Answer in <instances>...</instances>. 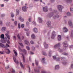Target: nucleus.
<instances>
[{"label": "nucleus", "instance_id": "39", "mask_svg": "<svg viewBox=\"0 0 73 73\" xmlns=\"http://www.w3.org/2000/svg\"><path fill=\"white\" fill-rule=\"evenodd\" d=\"M58 51L59 52H62V50L60 49V48H58Z\"/></svg>", "mask_w": 73, "mask_h": 73}, {"label": "nucleus", "instance_id": "47", "mask_svg": "<svg viewBox=\"0 0 73 73\" xmlns=\"http://www.w3.org/2000/svg\"><path fill=\"white\" fill-rule=\"evenodd\" d=\"M70 10L71 12H73V8H70Z\"/></svg>", "mask_w": 73, "mask_h": 73}, {"label": "nucleus", "instance_id": "53", "mask_svg": "<svg viewBox=\"0 0 73 73\" xmlns=\"http://www.w3.org/2000/svg\"><path fill=\"white\" fill-rule=\"evenodd\" d=\"M63 54L64 55H65L66 56H67V55H68V53H64Z\"/></svg>", "mask_w": 73, "mask_h": 73}, {"label": "nucleus", "instance_id": "16", "mask_svg": "<svg viewBox=\"0 0 73 73\" xmlns=\"http://www.w3.org/2000/svg\"><path fill=\"white\" fill-rule=\"evenodd\" d=\"M5 35L6 36H7V37L9 39V40H10V37L9 35H8V34H6Z\"/></svg>", "mask_w": 73, "mask_h": 73}, {"label": "nucleus", "instance_id": "60", "mask_svg": "<svg viewBox=\"0 0 73 73\" xmlns=\"http://www.w3.org/2000/svg\"><path fill=\"white\" fill-rule=\"evenodd\" d=\"M46 49H47V48H48V44H46Z\"/></svg>", "mask_w": 73, "mask_h": 73}, {"label": "nucleus", "instance_id": "55", "mask_svg": "<svg viewBox=\"0 0 73 73\" xmlns=\"http://www.w3.org/2000/svg\"><path fill=\"white\" fill-rule=\"evenodd\" d=\"M30 54H34V53H33L31 51L30 52Z\"/></svg>", "mask_w": 73, "mask_h": 73}, {"label": "nucleus", "instance_id": "51", "mask_svg": "<svg viewBox=\"0 0 73 73\" xmlns=\"http://www.w3.org/2000/svg\"><path fill=\"white\" fill-rule=\"evenodd\" d=\"M18 27L19 28H21V25H20V23L18 24Z\"/></svg>", "mask_w": 73, "mask_h": 73}, {"label": "nucleus", "instance_id": "44", "mask_svg": "<svg viewBox=\"0 0 73 73\" xmlns=\"http://www.w3.org/2000/svg\"><path fill=\"white\" fill-rule=\"evenodd\" d=\"M52 12H54V14L56 13H57V11H54V10H52Z\"/></svg>", "mask_w": 73, "mask_h": 73}, {"label": "nucleus", "instance_id": "13", "mask_svg": "<svg viewBox=\"0 0 73 73\" xmlns=\"http://www.w3.org/2000/svg\"><path fill=\"white\" fill-rule=\"evenodd\" d=\"M31 37L32 39H35L36 36H35V35L33 34L32 35Z\"/></svg>", "mask_w": 73, "mask_h": 73}, {"label": "nucleus", "instance_id": "59", "mask_svg": "<svg viewBox=\"0 0 73 73\" xmlns=\"http://www.w3.org/2000/svg\"><path fill=\"white\" fill-rule=\"evenodd\" d=\"M5 16V15L4 14H2L1 15V17H4Z\"/></svg>", "mask_w": 73, "mask_h": 73}, {"label": "nucleus", "instance_id": "19", "mask_svg": "<svg viewBox=\"0 0 73 73\" xmlns=\"http://www.w3.org/2000/svg\"><path fill=\"white\" fill-rule=\"evenodd\" d=\"M34 32L35 33H37V29L36 28H35L34 29Z\"/></svg>", "mask_w": 73, "mask_h": 73}, {"label": "nucleus", "instance_id": "46", "mask_svg": "<svg viewBox=\"0 0 73 73\" xmlns=\"http://www.w3.org/2000/svg\"><path fill=\"white\" fill-rule=\"evenodd\" d=\"M30 42L31 44H35V43H34V42H33V41L32 40Z\"/></svg>", "mask_w": 73, "mask_h": 73}, {"label": "nucleus", "instance_id": "58", "mask_svg": "<svg viewBox=\"0 0 73 73\" xmlns=\"http://www.w3.org/2000/svg\"><path fill=\"white\" fill-rule=\"evenodd\" d=\"M41 73H46L45 72V71H41Z\"/></svg>", "mask_w": 73, "mask_h": 73}, {"label": "nucleus", "instance_id": "25", "mask_svg": "<svg viewBox=\"0 0 73 73\" xmlns=\"http://www.w3.org/2000/svg\"><path fill=\"white\" fill-rule=\"evenodd\" d=\"M17 37L18 38L20 41H21V39L20 38V35H19V34H18L17 35Z\"/></svg>", "mask_w": 73, "mask_h": 73}, {"label": "nucleus", "instance_id": "27", "mask_svg": "<svg viewBox=\"0 0 73 73\" xmlns=\"http://www.w3.org/2000/svg\"><path fill=\"white\" fill-rule=\"evenodd\" d=\"M59 16L58 15H56V16L54 17V19H57V18H58Z\"/></svg>", "mask_w": 73, "mask_h": 73}, {"label": "nucleus", "instance_id": "37", "mask_svg": "<svg viewBox=\"0 0 73 73\" xmlns=\"http://www.w3.org/2000/svg\"><path fill=\"white\" fill-rule=\"evenodd\" d=\"M26 48H27V49L28 50H30V48H29V47L28 46H27Z\"/></svg>", "mask_w": 73, "mask_h": 73}, {"label": "nucleus", "instance_id": "5", "mask_svg": "<svg viewBox=\"0 0 73 73\" xmlns=\"http://www.w3.org/2000/svg\"><path fill=\"white\" fill-rule=\"evenodd\" d=\"M61 44L60 43H58L57 44H56V45H55L54 46V48H55L56 49V48H59L60 46V45Z\"/></svg>", "mask_w": 73, "mask_h": 73}, {"label": "nucleus", "instance_id": "32", "mask_svg": "<svg viewBox=\"0 0 73 73\" xmlns=\"http://www.w3.org/2000/svg\"><path fill=\"white\" fill-rule=\"evenodd\" d=\"M6 24L7 26H10V24H11V23H10L9 22L7 23H6Z\"/></svg>", "mask_w": 73, "mask_h": 73}, {"label": "nucleus", "instance_id": "57", "mask_svg": "<svg viewBox=\"0 0 73 73\" xmlns=\"http://www.w3.org/2000/svg\"><path fill=\"white\" fill-rule=\"evenodd\" d=\"M7 50H8V53L9 54L10 53V51L9 49H7Z\"/></svg>", "mask_w": 73, "mask_h": 73}, {"label": "nucleus", "instance_id": "42", "mask_svg": "<svg viewBox=\"0 0 73 73\" xmlns=\"http://www.w3.org/2000/svg\"><path fill=\"white\" fill-rule=\"evenodd\" d=\"M11 16L12 17H14V14L12 13H11Z\"/></svg>", "mask_w": 73, "mask_h": 73}, {"label": "nucleus", "instance_id": "2", "mask_svg": "<svg viewBox=\"0 0 73 73\" xmlns=\"http://www.w3.org/2000/svg\"><path fill=\"white\" fill-rule=\"evenodd\" d=\"M55 32L54 31L52 32L51 36V38H52V39H54V37L56 36V34H55Z\"/></svg>", "mask_w": 73, "mask_h": 73}, {"label": "nucleus", "instance_id": "23", "mask_svg": "<svg viewBox=\"0 0 73 73\" xmlns=\"http://www.w3.org/2000/svg\"><path fill=\"white\" fill-rule=\"evenodd\" d=\"M1 38L4 39V34H2L1 35Z\"/></svg>", "mask_w": 73, "mask_h": 73}, {"label": "nucleus", "instance_id": "43", "mask_svg": "<svg viewBox=\"0 0 73 73\" xmlns=\"http://www.w3.org/2000/svg\"><path fill=\"white\" fill-rule=\"evenodd\" d=\"M7 39H6V40H3V41L2 42L3 43H5L7 42Z\"/></svg>", "mask_w": 73, "mask_h": 73}, {"label": "nucleus", "instance_id": "7", "mask_svg": "<svg viewBox=\"0 0 73 73\" xmlns=\"http://www.w3.org/2000/svg\"><path fill=\"white\" fill-rule=\"evenodd\" d=\"M63 44L64 47H67L68 46V44L66 43V42H64L63 43Z\"/></svg>", "mask_w": 73, "mask_h": 73}, {"label": "nucleus", "instance_id": "14", "mask_svg": "<svg viewBox=\"0 0 73 73\" xmlns=\"http://www.w3.org/2000/svg\"><path fill=\"white\" fill-rule=\"evenodd\" d=\"M24 53L25 54H27V50H25V49H23L22 50Z\"/></svg>", "mask_w": 73, "mask_h": 73}, {"label": "nucleus", "instance_id": "17", "mask_svg": "<svg viewBox=\"0 0 73 73\" xmlns=\"http://www.w3.org/2000/svg\"><path fill=\"white\" fill-rule=\"evenodd\" d=\"M19 20L21 21L22 22H23L24 21V19H23L22 18L20 17L19 18Z\"/></svg>", "mask_w": 73, "mask_h": 73}, {"label": "nucleus", "instance_id": "20", "mask_svg": "<svg viewBox=\"0 0 73 73\" xmlns=\"http://www.w3.org/2000/svg\"><path fill=\"white\" fill-rule=\"evenodd\" d=\"M13 52L15 54V56H17V52H16V51L15 50H13Z\"/></svg>", "mask_w": 73, "mask_h": 73}, {"label": "nucleus", "instance_id": "4", "mask_svg": "<svg viewBox=\"0 0 73 73\" xmlns=\"http://www.w3.org/2000/svg\"><path fill=\"white\" fill-rule=\"evenodd\" d=\"M53 58L54 60H56L57 61H60V58H56V56H53Z\"/></svg>", "mask_w": 73, "mask_h": 73}, {"label": "nucleus", "instance_id": "63", "mask_svg": "<svg viewBox=\"0 0 73 73\" xmlns=\"http://www.w3.org/2000/svg\"><path fill=\"white\" fill-rule=\"evenodd\" d=\"M71 68H72V69H73V64H71Z\"/></svg>", "mask_w": 73, "mask_h": 73}, {"label": "nucleus", "instance_id": "21", "mask_svg": "<svg viewBox=\"0 0 73 73\" xmlns=\"http://www.w3.org/2000/svg\"><path fill=\"white\" fill-rule=\"evenodd\" d=\"M22 57L23 58V61L24 62H25V56H24V55L22 54Z\"/></svg>", "mask_w": 73, "mask_h": 73}, {"label": "nucleus", "instance_id": "62", "mask_svg": "<svg viewBox=\"0 0 73 73\" xmlns=\"http://www.w3.org/2000/svg\"><path fill=\"white\" fill-rule=\"evenodd\" d=\"M33 24L35 25H36V23L35 22H33Z\"/></svg>", "mask_w": 73, "mask_h": 73}, {"label": "nucleus", "instance_id": "31", "mask_svg": "<svg viewBox=\"0 0 73 73\" xmlns=\"http://www.w3.org/2000/svg\"><path fill=\"white\" fill-rule=\"evenodd\" d=\"M53 13H52L51 14L49 15V17H51L53 16Z\"/></svg>", "mask_w": 73, "mask_h": 73}, {"label": "nucleus", "instance_id": "1", "mask_svg": "<svg viewBox=\"0 0 73 73\" xmlns=\"http://www.w3.org/2000/svg\"><path fill=\"white\" fill-rule=\"evenodd\" d=\"M62 8H64L63 6L60 5H58V9L60 12H62Z\"/></svg>", "mask_w": 73, "mask_h": 73}, {"label": "nucleus", "instance_id": "30", "mask_svg": "<svg viewBox=\"0 0 73 73\" xmlns=\"http://www.w3.org/2000/svg\"><path fill=\"white\" fill-rule=\"evenodd\" d=\"M2 30L3 31H4L5 30H6V28L5 27H3L2 29Z\"/></svg>", "mask_w": 73, "mask_h": 73}, {"label": "nucleus", "instance_id": "48", "mask_svg": "<svg viewBox=\"0 0 73 73\" xmlns=\"http://www.w3.org/2000/svg\"><path fill=\"white\" fill-rule=\"evenodd\" d=\"M18 49L20 51V52H21V51H22V50L21 49L20 47H19Z\"/></svg>", "mask_w": 73, "mask_h": 73}, {"label": "nucleus", "instance_id": "26", "mask_svg": "<svg viewBox=\"0 0 73 73\" xmlns=\"http://www.w3.org/2000/svg\"><path fill=\"white\" fill-rule=\"evenodd\" d=\"M19 10L18 9H17L16 10V15H17H17H19Z\"/></svg>", "mask_w": 73, "mask_h": 73}, {"label": "nucleus", "instance_id": "29", "mask_svg": "<svg viewBox=\"0 0 73 73\" xmlns=\"http://www.w3.org/2000/svg\"><path fill=\"white\" fill-rule=\"evenodd\" d=\"M20 65L21 66L22 68H24V66H23V64H22V63H21V62H20Z\"/></svg>", "mask_w": 73, "mask_h": 73}, {"label": "nucleus", "instance_id": "3", "mask_svg": "<svg viewBox=\"0 0 73 73\" xmlns=\"http://www.w3.org/2000/svg\"><path fill=\"white\" fill-rule=\"evenodd\" d=\"M13 59L14 60V61L15 62L16 64H19V61H18V60H16V57H13Z\"/></svg>", "mask_w": 73, "mask_h": 73}, {"label": "nucleus", "instance_id": "18", "mask_svg": "<svg viewBox=\"0 0 73 73\" xmlns=\"http://www.w3.org/2000/svg\"><path fill=\"white\" fill-rule=\"evenodd\" d=\"M0 46L2 48H4V45L3 44V43H0Z\"/></svg>", "mask_w": 73, "mask_h": 73}, {"label": "nucleus", "instance_id": "36", "mask_svg": "<svg viewBox=\"0 0 73 73\" xmlns=\"http://www.w3.org/2000/svg\"><path fill=\"white\" fill-rule=\"evenodd\" d=\"M67 16H70V13L68 12L67 13Z\"/></svg>", "mask_w": 73, "mask_h": 73}, {"label": "nucleus", "instance_id": "8", "mask_svg": "<svg viewBox=\"0 0 73 73\" xmlns=\"http://www.w3.org/2000/svg\"><path fill=\"white\" fill-rule=\"evenodd\" d=\"M25 44H27V45H30V43H29V42H28L27 40H25Z\"/></svg>", "mask_w": 73, "mask_h": 73}, {"label": "nucleus", "instance_id": "49", "mask_svg": "<svg viewBox=\"0 0 73 73\" xmlns=\"http://www.w3.org/2000/svg\"><path fill=\"white\" fill-rule=\"evenodd\" d=\"M26 25L27 26H29V22H27L26 23Z\"/></svg>", "mask_w": 73, "mask_h": 73}, {"label": "nucleus", "instance_id": "38", "mask_svg": "<svg viewBox=\"0 0 73 73\" xmlns=\"http://www.w3.org/2000/svg\"><path fill=\"white\" fill-rule=\"evenodd\" d=\"M14 24L15 25H17V22L16 21H15L14 22Z\"/></svg>", "mask_w": 73, "mask_h": 73}, {"label": "nucleus", "instance_id": "41", "mask_svg": "<svg viewBox=\"0 0 73 73\" xmlns=\"http://www.w3.org/2000/svg\"><path fill=\"white\" fill-rule=\"evenodd\" d=\"M62 64L64 65H66V64H67V62H63Z\"/></svg>", "mask_w": 73, "mask_h": 73}, {"label": "nucleus", "instance_id": "61", "mask_svg": "<svg viewBox=\"0 0 73 73\" xmlns=\"http://www.w3.org/2000/svg\"><path fill=\"white\" fill-rule=\"evenodd\" d=\"M61 59L62 60H65V58H61Z\"/></svg>", "mask_w": 73, "mask_h": 73}, {"label": "nucleus", "instance_id": "33", "mask_svg": "<svg viewBox=\"0 0 73 73\" xmlns=\"http://www.w3.org/2000/svg\"><path fill=\"white\" fill-rule=\"evenodd\" d=\"M35 47L32 46V50L33 51H35Z\"/></svg>", "mask_w": 73, "mask_h": 73}, {"label": "nucleus", "instance_id": "9", "mask_svg": "<svg viewBox=\"0 0 73 73\" xmlns=\"http://www.w3.org/2000/svg\"><path fill=\"white\" fill-rule=\"evenodd\" d=\"M27 6H26V7H22V9L23 11H27V8H26V7Z\"/></svg>", "mask_w": 73, "mask_h": 73}, {"label": "nucleus", "instance_id": "34", "mask_svg": "<svg viewBox=\"0 0 73 73\" xmlns=\"http://www.w3.org/2000/svg\"><path fill=\"white\" fill-rule=\"evenodd\" d=\"M43 10L44 12H46V7H43Z\"/></svg>", "mask_w": 73, "mask_h": 73}, {"label": "nucleus", "instance_id": "52", "mask_svg": "<svg viewBox=\"0 0 73 73\" xmlns=\"http://www.w3.org/2000/svg\"><path fill=\"white\" fill-rule=\"evenodd\" d=\"M0 24L1 25H3V22L2 21H0Z\"/></svg>", "mask_w": 73, "mask_h": 73}, {"label": "nucleus", "instance_id": "64", "mask_svg": "<svg viewBox=\"0 0 73 73\" xmlns=\"http://www.w3.org/2000/svg\"><path fill=\"white\" fill-rule=\"evenodd\" d=\"M48 55L50 57L51 56V53H50V52H49L48 54Z\"/></svg>", "mask_w": 73, "mask_h": 73}, {"label": "nucleus", "instance_id": "11", "mask_svg": "<svg viewBox=\"0 0 73 73\" xmlns=\"http://www.w3.org/2000/svg\"><path fill=\"white\" fill-rule=\"evenodd\" d=\"M58 41H60L61 39V36L60 35H58Z\"/></svg>", "mask_w": 73, "mask_h": 73}, {"label": "nucleus", "instance_id": "40", "mask_svg": "<svg viewBox=\"0 0 73 73\" xmlns=\"http://www.w3.org/2000/svg\"><path fill=\"white\" fill-rule=\"evenodd\" d=\"M42 54L44 56H45V55H46V53L45 52L43 51L42 52Z\"/></svg>", "mask_w": 73, "mask_h": 73}, {"label": "nucleus", "instance_id": "54", "mask_svg": "<svg viewBox=\"0 0 73 73\" xmlns=\"http://www.w3.org/2000/svg\"><path fill=\"white\" fill-rule=\"evenodd\" d=\"M11 73H15V70H13L11 71Z\"/></svg>", "mask_w": 73, "mask_h": 73}, {"label": "nucleus", "instance_id": "10", "mask_svg": "<svg viewBox=\"0 0 73 73\" xmlns=\"http://www.w3.org/2000/svg\"><path fill=\"white\" fill-rule=\"evenodd\" d=\"M38 19L39 20V23H42V19L40 17H38Z\"/></svg>", "mask_w": 73, "mask_h": 73}, {"label": "nucleus", "instance_id": "56", "mask_svg": "<svg viewBox=\"0 0 73 73\" xmlns=\"http://www.w3.org/2000/svg\"><path fill=\"white\" fill-rule=\"evenodd\" d=\"M19 44L21 45V46H23V44L22 43H19Z\"/></svg>", "mask_w": 73, "mask_h": 73}, {"label": "nucleus", "instance_id": "35", "mask_svg": "<svg viewBox=\"0 0 73 73\" xmlns=\"http://www.w3.org/2000/svg\"><path fill=\"white\" fill-rule=\"evenodd\" d=\"M31 20H32V18L31 17H30L29 18V21L31 22Z\"/></svg>", "mask_w": 73, "mask_h": 73}, {"label": "nucleus", "instance_id": "24", "mask_svg": "<svg viewBox=\"0 0 73 73\" xmlns=\"http://www.w3.org/2000/svg\"><path fill=\"white\" fill-rule=\"evenodd\" d=\"M47 24L48 27H50V21H49L47 23Z\"/></svg>", "mask_w": 73, "mask_h": 73}, {"label": "nucleus", "instance_id": "28", "mask_svg": "<svg viewBox=\"0 0 73 73\" xmlns=\"http://www.w3.org/2000/svg\"><path fill=\"white\" fill-rule=\"evenodd\" d=\"M35 62L36 64V66H38V61H37L36 60H35Z\"/></svg>", "mask_w": 73, "mask_h": 73}, {"label": "nucleus", "instance_id": "50", "mask_svg": "<svg viewBox=\"0 0 73 73\" xmlns=\"http://www.w3.org/2000/svg\"><path fill=\"white\" fill-rule=\"evenodd\" d=\"M35 72H37V73H39V70H35Z\"/></svg>", "mask_w": 73, "mask_h": 73}, {"label": "nucleus", "instance_id": "15", "mask_svg": "<svg viewBox=\"0 0 73 73\" xmlns=\"http://www.w3.org/2000/svg\"><path fill=\"white\" fill-rule=\"evenodd\" d=\"M66 3H72V0H65Z\"/></svg>", "mask_w": 73, "mask_h": 73}, {"label": "nucleus", "instance_id": "45", "mask_svg": "<svg viewBox=\"0 0 73 73\" xmlns=\"http://www.w3.org/2000/svg\"><path fill=\"white\" fill-rule=\"evenodd\" d=\"M21 27L22 28H23L24 27V24H22L21 25Z\"/></svg>", "mask_w": 73, "mask_h": 73}, {"label": "nucleus", "instance_id": "6", "mask_svg": "<svg viewBox=\"0 0 73 73\" xmlns=\"http://www.w3.org/2000/svg\"><path fill=\"white\" fill-rule=\"evenodd\" d=\"M63 31L64 33H66V32H67L68 31V29L66 27H64L63 29Z\"/></svg>", "mask_w": 73, "mask_h": 73}, {"label": "nucleus", "instance_id": "12", "mask_svg": "<svg viewBox=\"0 0 73 73\" xmlns=\"http://www.w3.org/2000/svg\"><path fill=\"white\" fill-rule=\"evenodd\" d=\"M60 68L59 65H57L55 66V69L56 70Z\"/></svg>", "mask_w": 73, "mask_h": 73}, {"label": "nucleus", "instance_id": "22", "mask_svg": "<svg viewBox=\"0 0 73 73\" xmlns=\"http://www.w3.org/2000/svg\"><path fill=\"white\" fill-rule=\"evenodd\" d=\"M68 24L70 26H72V23L71 21H68Z\"/></svg>", "mask_w": 73, "mask_h": 73}]
</instances>
